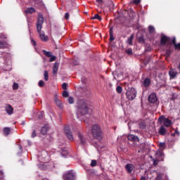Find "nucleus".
Returning <instances> with one entry per match:
<instances>
[{
	"instance_id": "1",
	"label": "nucleus",
	"mask_w": 180,
	"mask_h": 180,
	"mask_svg": "<svg viewBox=\"0 0 180 180\" xmlns=\"http://www.w3.org/2000/svg\"><path fill=\"white\" fill-rule=\"evenodd\" d=\"M89 110V108H88V105L86 104L85 101H79L77 111L78 119H80V120H83V122H86V120H85V116L86 115H88Z\"/></svg>"
},
{
	"instance_id": "2",
	"label": "nucleus",
	"mask_w": 180,
	"mask_h": 180,
	"mask_svg": "<svg viewBox=\"0 0 180 180\" xmlns=\"http://www.w3.org/2000/svg\"><path fill=\"white\" fill-rule=\"evenodd\" d=\"M91 133L96 139L99 140V139H102V131H101V127L98 126V124H94L91 129Z\"/></svg>"
},
{
	"instance_id": "3",
	"label": "nucleus",
	"mask_w": 180,
	"mask_h": 180,
	"mask_svg": "<svg viewBox=\"0 0 180 180\" xmlns=\"http://www.w3.org/2000/svg\"><path fill=\"white\" fill-rule=\"evenodd\" d=\"M126 96L129 101H133L137 96V91L134 88H129L126 92Z\"/></svg>"
},
{
	"instance_id": "4",
	"label": "nucleus",
	"mask_w": 180,
	"mask_h": 180,
	"mask_svg": "<svg viewBox=\"0 0 180 180\" xmlns=\"http://www.w3.org/2000/svg\"><path fill=\"white\" fill-rule=\"evenodd\" d=\"M43 23H44V18L41 13L38 14V20L37 22V30H41L43 27Z\"/></svg>"
},
{
	"instance_id": "5",
	"label": "nucleus",
	"mask_w": 180,
	"mask_h": 180,
	"mask_svg": "<svg viewBox=\"0 0 180 180\" xmlns=\"http://www.w3.org/2000/svg\"><path fill=\"white\" fill-rule=\"evenodd\" d=\"M65 133L70 141H74V136H72V133L70 131V126L65 125L64 127Z\"/></svg>"
},
{
	"instance_id": "6",
	"label": "nucleus",
	"mask_w": 180,
	"mask_h": 180,
	"mask_svg": "<svg viewBox=\"0 0 180 180\" xmlns=\"http://www.w3.org/2000/svg\"><path fill=\"white\" fill-rule=\"evenodd\" d=\"M64 180H75V174L72 172V171H69L63 174Z\"/></svg>"
},
{
	"instance_id": "7",
	"label": "nucleus",
	"mask_w": 180,
	"mask_h": 180,
	"mask_svg": "<svg viewBox=\"0 0 180 180\" xmlns=\"http://www.w3.org/2000/svg\"><path fill=\"white\" fill-rule=\"evenodd\" d=\"M159 120L160 122H163V124L165 126V127H169L171 124H172V121L168 118H164L163 116L160 117Z\"/></svg>"
},
{
	"instance_id": "8",
	"label": "nucleus",
	"mask_w": 180,
	"mask_h": 180,
	"mask_svg": "<svg viewBox=\"0 0 180 180\" xmlns=\"http://www.w3.org/2000/svg\"><path fill=\"white\" fill-rule=\"evenodd\" d=\"M37 32L39 34V37L42 41H49V37L46 36L44 32L41 31V30H37Z\"/></svg>"
},
{
	"instance_id": "9",
	"label": "nucleus",
	"mask_w": 180,
	"mask_h": 180,
	"mask_svg": "<svg viewBox=\"0 0 180 180\" xmlns=\"http://www.w3.org/2000/svg\"><path fill=\"white\" fill-rule=\"evenodd\" d=\"M136 168L133 164H127L125 166V169L128 174H131Z\"/></svg>"
},
{
	"instance_id": "10",
	"label": "nucleus",
	"mask_w": 180,
	"mask_h": 180,
	"mask_svg": "<svg viewBox=\"0 0 180 180\" xmlns=\"http://www.w3.org/2000/svg\"><path fill=\"white\" fill-rule=\"evenodd\" d=\"M109 27H110V43H112V41H113V25L112 24V20L110 21V25H109Z\"/></svg>"
},
{
	"instance_id": "11",
	"label": "nucleus",
	"mask_w": 180,
	"mask_h": 180,
	"mask_svg": "<svg viewBox=\"0 0 180 180\" xmlns=\"http://www.w3.org/2000/svg\"><path fill=\"white\" fill-rule=\"evenodd\" d=\"M157 100V95H155V94H152L148 96V101L150 103H155Z\"/></svg>"
},
{
	"instance_id": "12",
	"label": "nucleus",
	"mask_w": 180,
	"mask_h": 180,
	"mask_svg": "<svg viewBox=\"0 0 180 180\" xmlns=\"http://www.w3.org/2000/svg\"><path fill=\"white\" fill-rule=\"evenodd\" d=\"M127 139L130 141H134L135 143L140 141L139 137L137 136L134 135V134L128 135Z\"/></svg>"
},
{
	"instance_id": "13",
	"label": "nucleus",
	"mask_w": 180,
	"mask_h": 180,
	"mask_svg": "<svg viewBox=\"0 0 180 180\" xmlns=\"http://www.w3.org/2000/svg\"><path fill=\"white\" fill-rule=\"evenodd\" d=\"M5 109L8 115H12L13 113V108L12 107V105L8 104L7 105H6Z\"/></svg>"
},
{
	"instance_id": "14",
	"label": "nucleus",
	"mask_w": 180,
	"mask_h": 180,
	"mask_svg": "<svg viewBox=\"0 0 180 180\" xmlns=\"http://www.w3.org/2000/svg\"><path fill=\"white\" fill-rule=\"evenodd\" d=\"M176 74H178L176 70L174 69H170V71L169 72L170 78H172V79L175 78V77H176Z\"/></svg>"
},
{
	"instance_id": "15",
	"label": "nucleus",
	"mask_w": 180,
	"mask_h": 180,
	"mask_svg": "<svg viewBox=\"0 0 180 180\" xmlns=\"http://www.w3.org/2000/svg\"><path fill=\"white\" fill-rule=\"evenodd\" d=\"M156 157L157 158H160V161H164V153L162 151H158Z\"/></svg>"
},
{
	"instance_id": "16",
	"label": "nucleus",
	"mask_w": 180,
	"mask_h": 180,
	"mask_svg": "<svg viewBox=\"0 0 180 180\" xmlns=\"http://www.w3.org/2000/svg\"><path fill=\"white\" fill-rule=\"evenodd\" d=\"M139 129H146L147 127V124H146L145 120H141L139 122Z\"/></svg>"
},
{
	"instance_id": "17",
	"label": "nucleus",
	"mask_w": 180,
	"mask_h": 180,
	"mask_svg": "<svg viewBox=\"0 0 180 180\" xmlns=\"http://www.w3.org/2000/svg\"><path fill=\"white\" fill-rule=\"evenodd\" d=\"M25 13H34L36 12V9L32 7H29L25 10Z\"/></svg>"
},
{
	"instance_id": "18",
	"label": "nucleus",
	"mask_w": 180,
	"mask_h": 180,
	"mask_svg": "<svg viewBox=\"0 0 180 180\" xmlns=\"http://www.w3.org/2000/svg\"><path fill=\"white\" fill-rule=\"evenodd\" d=\"M150 84L151 80L149 78H146L145 80L143 81V85L146 88H147V86H150Z\"/></svg>"
},
{
	"instance_id": "19",
	"label": "nucleus",
	"mask_w": 180,
	"mask_h": 180,
	"mask_svg": "<svg viewBox=\"0 0 180 180\" xmlns=\"http://www.w3.org/2000/svg\"><path fill=\"white\" fill-rule=\"evenodd\" d=\"M4 131V134L5 136H9V134H11V128L9 127H4L3 129Z\"/></svg>"
},
{
	"instance_id": "20",
	"label": "nucleus",
	"mask_w": 180,
	"mask_h": 180,
	"mask_svg": "<svg viewBox=\"0 0 180 180\" xmlns=\"http://www.w3.org/2000/svg\"><path fill=\"white\" fill-rule=\"evenodd\" d=\"M47 131H49V125H45L44 127H42L41 133V134H47Z\"/></svg>"
},
{
	"instance_id": "21",
	"label": "nucleus",
	"mask_w": 180,
	"mask_h": 180,
	"mask_svg": "<svg viewBox=\"0 0 180 180\" xmlns=\"http://www.w3.org/2000/svg\"><path fill=\"white\" fill-rule=\"evenodd\" d=\"M167 41H168V37H167L166 36L162 37L161 38L162 46H165V44H167Z\"/></svg>"
},
{
	"instance_id": "22",
	"label": "nucleus",
	"mask_w": 180,
	"mask_h": 180,
	"mask_svg": "<svg viewBox=\"0 0 180 180\" xmlns=\"http://www.w3.org/2000/svg\"><path fill=\"white\" fill-rule=\"evenodd\" d=\"M57 71H58V63H56L53 65V73L54 74V75L57 74Z\"/></svg>"
},
{
	"instance_id": "23",
	"label": "nucleus",
	"mask_w": 180,
	"mask_h": 180,
	"mask_svg": "<svg viewBox=\"0 0 180 180\" xmlns=\"http://www.w3.org/2000/svg\"><path fill=\"white\" fill-rule=\"evenodd\" d=\"M159 133L162 136H165V134L167 133V129H165V127L162 126L159 130Z\"/></svg>"
},
{
	"instance_id": "24",
	"label": "nucleus",
	"mask_w": 180,
	"mask_h": 180,
	"mask_svg": "<svg viewBox=\"0 0 180 180\" xmlns=\"http://www.w3.org/2000/svg\"><path fill=\"white\" fill-rule=\"evenodd\" d=\"M78 136H79V139L82 144H85V138L84 137V136H82V134H81V133H79Z\"/></svg>"
},
{
	"instance_id": "25",
	"label": "nucleus",
	"mask_w": 180,
	"mask_h": 180,
	"mask_svg": "<svg viewBox=\"0 0 180 180\" xmlns=\"http://www.w3.org/2000/svg\"><path fill=\"white\" fill-rule=\"evenodd\" d=\"M133 39H134V34H131L127 39V44L129 45L133 44Z\"/></svg>"
},
{
	"instance_id": "26",
	"label": "nucleus",
	"mask_w": 180,
	"mask_h": 180,
	"mask_svg": "<svg viewBox=\"0 0 180 180\" xmlns=\"http://www.w3.org/2000/svg\"><path fill=\"white\" fill-rule=\"evenodd\" d=\"M158 146H159V148H160V150H161V151H163V150H165V147H166V146H165V143H160L159 144H158Z\"/></svg>"
},
{
	"instance_id": "27",
	"label": "nucleus",
	"mask_w": 180,
	"mask_h": 180,
	"mask_svg": "<svg viewBox=\"0 0 180 180\" xmlns=\"http://www.w3.org/2000/svg\"><path fill=\"white\" fill-rule=\"evenodd\" d=\"M56 104L57 105V106L58 108H63V104L61 103V101H60L59 99H56L55 100Z\"/></svg>"
},
{
	"instance_id": "28",
	"label": "nucleus",
	"mask_w": 180,
	"mask_h": 180,
	"mask_svg": "<svg viewBox=\"0 0 180 180\" xmlns=\"http://www.w3.org/2000/svg\"><path fill=\"white\" fill-rule=\"evenodd\" d=\"M43 53H44V56H46V57H51V56H52L51 52L47 51L46 50H44Z\"/></svg>"
},
{
	"instance_id": "29",
	"label": "nucleus",
	"mask_w": 180,
	"mask_h": 180,
	"mask_svg": "<svg viewBox=\"0 0 180 180\" xmlns=\"http://www.w3.org/2000/svg\"><path fill=\"white\" fill-rule=\"evenodd\" d=\"M44 77L45 81H49V72H47V70L44 71Z\"/></svg>"
},
{
	"instance_id": "30",
	"label": "nucleus",
	"mask_w": 180,
	"mask_h": 180,
	"mask_svg": "<svg viewBox=\"0 0 180 180\" xmlns=\"http://www.w3.org/2000/svg\"><path fill=\"white\" fill-rule=\"evenodd\" d=\"M62 155L63 157H67V155H68V150L67 149L62 150Z\"/></svg>"
},
{
	"instance_id": "31",
	"label": "nucleus",
	"mask_w": 180,
	"mask_h": 180,
	"mask_svg": "<svg viewBox=\"0 0 180 180\" xmlns=\"http://www.w3.org/2000/svg\"><path fill=\"white\" fill-rule=\"evenodd\" d=\"M91 19H97L98 20H102V18L99 16V14H96Z\"/></svg>"
},
{
	"instance_id": "32",
	"label": "nucleus",
	"mask_w": 180,
	"mask_h": 180,
	"mask_svg": "<svg viewBox=\"0 0 180 180\" xmlns=\"http://www.w3.org/2000/svg\"><path fill=\"white\" fill-rule=\"evenodd\" d=\"M6 47V42L1 41L0 42V49H5Z\"/></svg>"
},
{
	"instance_id": "33",
	"label": "nucleus",
	"mask_w": 180,
	"mask_h": 180,
	"mask_svg": "<svg viewBox=\"0 0 180 180\" xmlns=\"http://www.w3.org/2000/svg\"><path fill=\"white\" fill-rule=\"evenodd\" d=\"M148 30L150 32V33H154V32H155V28H154L153 26H149L148 27Z\"/></svg>"
},
{
	"instance_id": "34",
	"label": "nucleus",
	"mask_w": 180,
	"mask_h": 180,
	"mask_svg": "<svg viewBox=\"0 0 180 180\" xmlns=\"http://www.w3.org/2000/svg\"><path fill=\"white\" fill-rule=\"evenodd\" d=\"M116 91L118 94H122V91H123V89H122V86H118L117 88H116Z\"/></svg>"
},
{
	"instance_id": "35",
	"label": "nucleus",
	"mask_w": 180,
	"mask_h": 180,
	"mask_svg": "<svg viewBox=\"0 0 180 180\" xmlns=\"http://www.w3.org/2000/svg\"><path fill=\"white\" fill-rule=\"evenodd\" d=\"M68 102H69V103H70V104L74 103V98H72L71 96L68 97Z\"/></svg>"
},
{
	"instance_id": "36",
	"label": "nucleus",
	"mask_w": 180,
	"mask_h": 180,
	"mask_svg": "<svg viewBox=\"0 0 180 180\" xmlns=\"http://www.w3.org/2000/svg\"><path fill=\"white\" fill-rule=\"evenodd\" d=\"M68 91H64L63 92V98H68Z\"/></svg>"
},
{
	"instance_id": "37",
	"label": "nucleus",
	"mask_w": 180,
	"mask_h": 180,
	"mask_svg": "<svg viewBox=\"0 0 180 180\" xmlns=\"http://www.w3.org/2000/svg\"><path fill=\"white\" fill-rule=\"evenodd\" d=\"M96 164H97L96 160H91V167H96Z\"/></svg>"
},
{
	"instance_id": "38",
	"label": "nucleus",
	"mask_w": 180,
	"mask_h": 180,
	"mask_svg": "<svg viewBox=\"0 0 180 180\" xmlns=\"http://www.w3.org/2000/svg\"><path fill=\"white\" fill-rule=\"evenodd\" d=\"M172 136H179V131H178V128L176 129L174 133L172 134Z\"/></svg>"
},
{
	"instance_id": "39",
	"label": "nucleus",
	"mask_w": 180,
	"mask_h": 180,
	"mask_svg": "<svg viewBox=\"0 0 180 180\" xmlns=\"http://www.w3.org/2000/svg\"><path fill=\"white\" fill-rule=\"evenodd\" d=\"M139 43H144V37L141 36L138 39Z\"/></svg>"
},
{
	"instance_id": "40",
	"label": "nucleus",
	"mask_w": 180,
	"mask_h": 180,
	"mask_svg": "<svg viewBox=\"0 0 180 180\" xmlns=\"http://www.w3.org/2000/svg\"><path fill=\"white\" fill-rule=\"evenodd\" d=\"M156 180H162V174H158L156 177Z\"/></svg>"
},
{
	"instance_id": "41",
	"label": "nucleus",
	"mask_w": 180,
	"mask_h": 180,
	"mask_svg": "<svg viewBox=\"0 0 180 180\" xmlns=\"http://www.w3.org/2000/svg\"><path fill=\"white\" fill-rule=\"evenodd\" d=\"M55 60H56V56L51 55V58L49 60L50 63H53V61H55Z\"/></svg>"
},
{
	"instance_id": "42",
	"label": "nucleus",
	"mask_w": 180,
	"mask_h": 180,
	"mask_svg": "<svg viewBox=\"0 0 180 180\" xmlns=\"http://www.w3.org/2000/svg\"><path fill=\"white\" fill-rule=\"evenodd\" d=\"M39 86H41V87L44 86V82H43V80H40L39 82Z\"/></svg>"
},
{
	"instance_id": "43",
	"label": "nucleus",
	"mask_w": 180,
	"mask_h": 180,
	"mask_svg": "<svg viewBox=\"0 0 180 180\" xmlns=\"http://www.w3.org/2000/svg\"><path fill=\"white\" fill-rule=\"evenodd\" d=\"M13 89H18V88H19V85L18 84V83H14L13 85Z\"/></svg>"
},
{
	"instance_id": "44",
	"label": "nucleus",
	"mask_w": 180,
	"mask_h": 180,
	"mask_svg": "<svg viewBox=\"0 0 180 180\" xmlns=\"http://www.w3.org/2000/svg\"><path fill=\"white\" fill-rule=\"evenodd\" d=\"M126 53L130 55L133 53V51L131 50V49H128L126 50Z\"/></svg>"
},
{
	"instance_id": "45",
	"label": "nucleus",
	"mask_w": 180,
	"mask_h": 180,
	"mask_svg": "<svg viewBox=\"0 0 180 180\" xmlns=\"http://www.w3.org/2000/svg\"><path fill=\"white\" fill-rule=\"evenodd\" d=\"M174 49L175 50H180V43L175 44Z\"/></svg>"
},
{
	"instance_id": "46",
	"label": "nucleus",
	"mask_w": 180,
	"mask_h": 180,
	"mask_svg": "<svg viewBox=\"0 0 180 180\" xmlns=\"http://www.w3.org/2000/svg\"><path fill=\"white\" fill-rule=\"evenodd\" d=\"M65 18L66 19V20H68V19H70V13H66L65 14Z\"/></svg>"
},
{
	"instance_id": "47",
	"label": "nucleus",
	"mask_w": 180,
	"mask_h": 180,
	"mask_svg": "<svg viewBox=\"0 0 180 180\" xmlns=\"http://www.w3.org/2000/svg\"><path fill=\"white\" fill-rule=\"evenodd\" d=\"M36 136H37L36 131L34 130L31 136L32 139H34V137H36Z\"/></svg>"
},
{
	"instance_id": "48",
	"label": "nucleus",
	"mask_w": 180,
	"mask_h": 180,
	"mask_svg": "<svg viewBox=\"0 0 180 180\" xmlns=\"http://www.w3.org/2000/svg\"><path fill=\"white\" fill-rule=\"evenodd\" d=\"M166 56H167V57H169L171 56V51L170 50H167L166 51Z\"/></svg>"
},
{
	"instance_id": "49",
	"label": "nucleus",
	"mask_w": 180,
	"mask_h": 180,
	"mask_svg": "<svg viewBox=\"0 0 180 180\" xmlns=\"http://www.w3.org/2000/svg\"><path fill=\"white\" fill-rule=\"evenodd\" d=\"M96 3L98 4V5H102V4H103V0H96Z\"/></svg>"
},
{
	"instance_id": "50",
	"label": "nucleus",
	"mask_w": 180,
	"mask_h": 180,
	"mask_svg": "<svg viewBox=\"0 0 180 180\" xmlns=\"http://www.w3.org/2000/svg\"><path fill=\"white\" fill-rule=\"evenodd\" d=\"M44 116V112L42 111L41 112V116L39 115V119H43Z\"/></svg>"
},
{
	"instance_id": "51",
	"label": "nucleus",
	"mask_w": 180,
	"mask_h": 180,
	"mask_svg": "<svg viewBox=\"0 0 180 180\" xmlns=\"http://www.w3.org/2000/svg\"><path fill=\"white\" fill-rule=\"evenodd\" d=\"M63 89H67V83H63L62 84Z\"/></svg>"
},
{
	"instance_id": "52",
	"label": "nucleus",
	"mask_w": 180,
	"mask_h": 180,
	"mask_svg": "<svg viewBox=\"0 0 180 180\" xmlns=\"http://www.w3.org/2000/svg\"><path fill=\"white\" fill-rule=\"evenodd\" d=\"M172 44H173V45L174 46V47H175V44H176V39H173L172 41Z\"/></svg>"
},
{
	"instance_id": "53",
	"label": "nucleus",
	"mask_w": 180,
	"mask_h": 180,
	"mask_svg": "<svg viewBox=\"0 0 180 180\" xmlns=\"http://www.w3.org/2000/svg\"><path fill=\"white\" fill-rule=\"evenodd\" d=\"M3 178H4V172L0 171V179H3Z\"/></svg>"
},
{
	"instance_id": "54",
	"label": "nucleus",
	"mask_w": 180,
	"mask_h": 180,
	"mask_svg": "<svg viewBox=\"0 0 180 180\" xmlns=\"http://www.w3.org/2000/svg\"><path fill=\"white\" fill-rule=\"evenodd\" d=\"M158 162H159L158 160H155L153 161V165H158Z\"/></svg>"
},
{
	"instance_id": "55",
	"label": "nucleus",
	"mask_w": 180,
	"mask_h": 180,
	"mask_svg": "<svg viewBox=\"0 0 180 180\" xmlns=\"http://www.w3.org/2000/svg\"><path fill=\"white\" fill-rule=\"evenodd\" d=\"M134 4H136V5H139V2H141V0H134Z\"/></svg>"
},
{
	"instance_id": "56",
	"label": "nucleus",
	"mask_w": 180,
	"mask_h": 180,
	"mask_svg": "<svg viewBox=\"0 0 180 180\" xmlns=\"http://www.w3.org/2000/svg\"><path fill=\"white\" fill-rule=\"evenodd\" d=\"M32 43L33 46H36V41L32 39Z\"/></svg>"
},
{
	"instance_id": "57",
	"label": "nucleus",
	"mask_w": 180,
	"mask_h": 180,
	"mask_svg": "<svg viewBox=\"0 0 180 180\" xmlns=\"http://www.w3.org/2000/svg\"><path fill=\"white\" fill-rule=\"evenodd\" d=\"M18 148H19L20 153H22V146L19 145Z\"/></svg>"
},
{
	"instance_id": "58",
	"label": "nucleus",
	"mask_w": 180,
	"mask_h": 180,
	"mask_svg": "<svg viewBox=\"0 0 180 180\" xmlns=\"http://www.w3.org/2000/svg\"><path fill=\"white\" fill-rule=\"evenodd\" d=\"M108 49H109L110 50H112V44H110V46H108Z\"/></svg>"
},
{
	"instance_id": "59",
	"label": "nucleus",
	"mask_w": 180,
	"mask_h": 180,
	"mask_svg": "<svg viewBox=\"0 0 180 180\" xmlns=\"http://www.w3.org/2000/svg\"><path fill=\"white\" fill-rule=\"evenodd\" d=\"M141 180H146V177H141Z\"/></svg>"
},
{
	"instance_id": "60",
	"label": "nucleus",
	"mask_w": 180,
	"mask_h": 180,
	"mask_svg": "<svg viewBox=\"0 0 180 180\" xmlns=\"http://www.w3.org/2000/svg\"><path fill=\"white\" fill-rule=\"evenodd\" d=\"M179 70H180V63H179Z\"/></svg>"
}]
</instances>
